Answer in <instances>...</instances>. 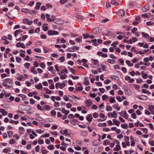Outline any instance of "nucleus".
<instances>
[{"label": "nucleus", "instance_id": "42", "mask_svg": "<svg viewBox=\"0 0 154 154\" xmlns=\"http://www.w3.org/2000/svg\"><path fill=\"white\" fill-rule=\"evenodd\" d=\"M37 13V11L34 10L30 11L29 14L31 15H34L36 14Z\"/></svg>", "mask_w": 154, "mask_h": 154}, {"label": "nucleus", "instance_id": "9", "mask_svg": "<svg viewBox=\"0 0 154 154\" xmlns=\"http://www.w3.org/2000/svg\"><path fill=\"white\" fill-rule=\"evenodd\" d=\"M61 21L63 22L62 20L61 19H54L52 20V21L57 24H60L61 23L60 22Z\"/></svg>", "mask_w": 154, "mask_h": 154}, {"label": "nucleus", "instance_id": "59", "mask_svg": "<svg viewBox=\"0 0 154 154\" xmlns=\"http://www.w3.org/2000/svg\"><path fill=\"white\" fill-rule=\"evenodd\" d=\"M107 95L106 94H104L102 96V99L103 100H105L107 98Z\"/></svg>", "mask_w": 154, "mask_h": 154}, {"label": "nucleus", "instance_id": "17", "mask_svg": "<svg viewBox=\"0 0 154 154\" xmlns=\"http://www.w3.org/2000/svg\"><path fill=\"white\" fill-rule=\"evenodd\" d=\"M100 28V27H96L93 29V33L94 34H97V33H98L100 32V31L99 30V29Z\"/></svg>", "mask_w": 154, "mask_h": 154}, {"label": "nucleus", "instance_id": "28", "mask_svg": "<svg viewBox=\"0 0 154 154\" xmlns=\"http://www.w3.org/2000/svg\"><path fill=\"white\" fill-rule=\"evenodd\" d=\"M75 116L77 117V114H75V116L72 114H70L68 115V118L69 119L74 118Z\"/></svg>", "mask_w": 154, "mask_h": 154}, {"label": "nucleus", "instance_id": "30", "mask_svg": "<svg viewBox=\"0 0 154 154\" xmlns=\"http://www.w3.org/2000/svg\"><path fill=\"white\" fill-rule=\"evenodd\" d=\"M126 63L129 66H133V64L131 63L130 61L128 60H127L126 61Z\"/></svg>", "mask_w": 154, "mask_h": 154}, {"label": "nucleus", "instance_id": "10", "mask_svg": "<svg viewBox=\"0 0 154 154\" xmlns=\"http://www.w3.org/2000/svg\"><path fill=\"white\" fill-rule=\"evenodd\" d=\"M118 14L120 16L123 17L125 15V12L123 10L120 9L118 11Z\"/></svg>", "mask_w": 154, "mask_h": 154}, {"label": "nucleus", "instance_id": "21", "mask_svg": "<svg viewBox=\"0 0 154 154\" xmlns=\"http://www.w3.org/2000/svg\"><path fill=\"white\" fill-rule=\"evenodd\" d=\"M121 147L120 146L119 144H117L116 146V147L113 148V150L114 151H119Z\"/></svg>", "mask_w": 154, "mask_h": 154}, {"label": "nucleus", "instance_id": "14", "mask_svg": "<svg viewBox=\"0 0 154 154\" xmlns=\"http://www.w3.org/2000/svg\"><path fill=\"white\" fill-rule=\"evenodd\" d=\"M60 133L63 135H65L66 136H69L70 134L68 133V131L67 130L65 129L63 131V132L61 131H60Z\"/></svg>", "mask_w": 154, "mask_h": 154}, {"label": "nucleus", "instance_id": "13", "mask_svg": "<svg viewBox=\"0 0 154 154\" xmlns=\"http://www.w3.org/2000/svg\"><path fill=\"white\" fill-rule=\"evenodd\" d=\"M0 112L2 114L3 116L6 115L8 113V112L7 111H6L5 109L2 108L0 109Z\"/></svg>", "mask_w": 154, "mask_h": 154}, {"label": "nucleus", "instance_id": "23", "mask_svg": "<svg viewBox=\"0 0 154 154\" xmlns=\"http://www.w3.org/2000/svg\"><path fill=\"white\" fill-rule=\"evenodd\" d=\"M62 112L64 113L65 115H67L69 112V111L66 110L64 108H63L62 110Z\"/></svg>", "mask_w": 154, "mask_h": 154}, {"label": "nucleus", "instance_id": "34", "mask_svg": "<svg viewBox=\"0 0 154 154\" xmlns=\"http://www.w3.org/2000/svg\"><path fill=\"white\" fill-rule=\"evenodd\" d=\"M149 109L152 112L153 111H154V105H150L149 106Z\"/></svg>", "mask_w": 154, "mask_h": 154}, {"label": "nucleus", "instance_id": "53", "mask_svg": "<svg viewBox=\"0 0 154 154\" xmlns=\"http://www.w3.org/2000/svg\"><path fill=\"white\" fill-rule=\"evenodd\" d=\"M51 112L52 116H55L56 114V112L54 110H52Z\"/></svg>", "mask_w": 154, "mask_h": 154}, {"label": "nucleus", "instance_id": "5", "mask_svg": "<svg viewBox=\"0 0 154 154\" xmlns=\"http://www.w3.org/2000/svg\"><path fill=\"white\" fill-rule=\"evenodd\" d=\"M109 115H111V117L112 118H116L117 116V115L115 111H113L112 113H109L108 114V116L109 117Z\"/></svg>", "mask_w": 154, "mask_h": 154}, {"label": "nucleus", "instance_id": "49", "mask_svg": "<svg viewBox=\"0 0 154 154\" xmlns=\"http://www.w3.org/2000/svg\"><path fill=\"white\" fill-rule=\"evenodd\" d=\"M37 109L38 110H42V106H41L39 104H38L36 106Z\"/></svg>", "mask_w": 154, "mask_h": 154}, {"label": "nucleus", "instance_id": "12", "mask_svg": "<svg viewBox=\"0 0 154 154\" xmlns=\"http://www.w3.org/2000/svg\"><path fill=\"white\" fill-rule=\"evenodd\" d=\"M42 5L41 3L39 2H37L35 4V6L34 7L35 9L39 10Z\"/></svg>", "mask_w": 154, "mask_h": 154}, {"label": "nucleus", "instance_id": "64", "mask_svg": "<svg viewBox=\"0 0 154 154\" xmlns=\"http://www.w3.org/2000/svg\"><path fill=\"white\" fill-rule=\"evenodd\" d=\"M89 95L93 98L97 96V95L95 93H90L89 94Z\"/></svg>", "mask_w": 154, "mask_h": 154}, {"label": "nucleus", "instance_id": "44", "mask_svg": "<svg viewBox=\"0 0 154 154\" xmlns=\"http://www.w3.org/2000/svg\"><path fill=\"white\" fill-rule=\"evenodd\" d=\"M65 86V84L64 83H61L59 84V88L60 89H62Z\"/></svg>", "mask_w": 154, "mask_h": 154}, {"label": "nucleus", "instance_id": "51", "mask_svg": "<svg viewBox=\"0 0 154 154\" xmlns=\"http://www.w3.org/2000/svg\"><path fill=\"white\" fill-rule=\"evenodd\" d=\"M148 143H149L152 146H154V141H152L151 139H149Z\"/></svg>", "mask_w": 154, "mask_h": 154}, {"label": "nucleus", "instance_id": "18", "mask_svg": "<svg viewBox=\"0 0 154 154\" xmlns=\"http://www.w3.org/2000/svg\"><path fill=\"white\" fill-rule=\"evenodd\" d=\"M85 103L88 106H90L92 104V101L89 99L86 100L85 101Z\"/></svg>", "mask_w": 154, "mask_h": 154}, {"label": "nucleus", "instance_id": "24", "mask_svg": "<svg viewBox=\"0 0 154 154\" xmlns=\"http://www.w3.org/2000/svg\"><path fill=\"white\" fill-rule=\"evenodd\" d=\"M21 11L25 13H29L30 12V10L27 8H22L21 9Z\"/></svg>", "mask_w": 154, "mask_h": 154}, {"label": "nucleus", "instance_id": "58", "mask_svg": "<svg viewBox=\"0 0 154 154\" xmlns=\"http://www.w3.org/2000/svg\"><path fill=\"white\" fill-rule=\"evenodd\" d=\"M42 27L43 30L44 31H47L48 29V26H46L44 25Z\"/></svg>", "mask_w": 154, "mask_h": 154}, {"label": "nucleus", "instance_id": "1", "mask_svg": "<svg viewBox=\"0 0 154 154\" xmlns=\"http://www.w3.org/2000/svg\"><path fill=\"white\" fill-rule=\"evenodd\" d=\"M12 79L10 78L6 79L3 80L2 85L5 87H7L8 83L11 85L12 84Z\"/></svg>", "mask_w": 154, "mask_h": 154}, {"label": "nucleus", "instance_id": "25", "mask_svg": "<svg viewBox=\"0 0 154 154\" xmlns=\"http://www.w3.org/2000/svg\"><path fill=\"white\" fill-rule=\"evenodd\" d=\"M71 125H75L77 124V120L72 119L70 122Z\"/></svg>", "mask_w": 154, "mask_h": 154}, {"label": "nucleus", "instance_id": "16", "mask_svg": "<svg viewBox=\"0 0 154 154\" xmlns=\"http://www.w3.org/2000/svg\"><path fill=\"white\" fill-rule=\"evenodd\" d=\"M50 109V106L48 105H45L42 106V110H49Z\"/></svg>", "mask_w": 154, "mask_h": 154}, {"label": "nucleus", "instance_id": "47", "mask_svg": "<svg viewBox=\"0 0 154 154\" xmlns=\"http://www.w3.org/2000/svg\"><path fill=\"white\" fill-rule=\"evenodd\" d=\"M111 3L112 5H113L115 6L119 4L117 2H116L114 0H112L111 1Z\"/></svg>", "mask_w": 154, "mask_h": 154}, {"label": "nucleus", "instance_id": "39", "mask_svg": "<svg viewBox=\"0 0 154 154\" xmlns=\"http://www.w3.org/2000/svg\"><path fill=\"white\" fill-rule=\"evenodd\" d=\"M142 35L144 38H148L149 37V35L148 34L145 33L144 32H141Z\"/></svg>", "mask_w": 154, "mask_h": 154}, {"label": "nucleus", "instance_id": "3", "mask_svg": "<svg viewBox=\"0 0 154 154\" xmlns=\"http://www.w3.org/2000/svg\"><path fill=\"white\" fill-rule=\"evenodd\" d=\"M23 22L24 24H27L29 25H31L33 23L32 21H29V19L27 18L23 19Z\"/></svg>", "mask_w": 154, "mask_h": 154}, {"label": "nucleus", "instance_id": "11", "mask_svg": "<svg viewBox=\"0 0 154 154\" xmlns=\"http://www.w3.org/2000/svg\"><path fill=\"white\" fill-rule=\"evenodd\" d=\"M86 120L89 122H91L92 121L93 117L91 114L88 115L86 117Z\"/></svg>", "mask_w": 154, "mask_h": 154}, {"label": "nucleus", "instance_id": "60", "mask_svg": "<svg viewBox=\"0 0 154 154\" xmlns=\"http://www.w3.org/2000/svg\"><path fill=\"white\" fill-rule=\"evenodd\" d=\"M24 128L22 127H20L19 128V130L20 131V134H22L23 131H24Z\"/></svg>", "mask_w": 154, "mask_h": 154}, {"label": "nucleus", "instance_id": "7", "mask_svg": "<svg viewBox=\"0 0 154 154\" xmlns=\"http://www.w3.org/2000/svg\"><path fill=\"white\" fill-rule=\"evenodd\" d=\"M17 47H21L22 48H26L25 45L23 43H21L19 42L16 44V45Z\"/></svg>", "mask_w": 154, "mask_h": 154}, {"label": "nucleus", "instance_id": "36", "mask_svg": "<svg viewBox=\"0 0 154 154\" xmlns=\"http://www.w3.org/2000/svg\"><path fill=\"white\" fill-rule=\"evenodd\" d=\"M111 78L112 79H115L117 81H118L119 79V77L117 76H116L115 75H112L111 76Z\"/></svg>", "mask_w": 154, "mask_h": 154}, {"label": "nucleus", "instance_id": "48", "mask_svg": "<svg viewBox=\"0 0 154 154\" xmlns=\"http://www.w3.org/2000/svg\"><path fill=\"white\" fill-rule=\"evenodd\" d=\"M50 134H44L43 135H41L40 136L41 138H44V137H49Z\"/></svg>", "mask_w": 154, "mask_h": 154}, {"label": "nucleus", "instance_id": "54", "mask_svg": "<svg viewBox=\"0 0 154 154\" xmlns=\"http://www.w3.org/2000/svg\"><path fill=\"white\" fill-rule=\"evenodd\" d=\"M15 141L14 139H11L9 141V143L10 144H13L14 143Z\"/></svg>", "mask_w": 154, "mask_h": 154}, {"label": "nucleus", "instance_id": "40", "mask_svg": "<svg viewBox=\"0 0 154 154\" xmlns=\"http://www.w3.org/2000/svg\"><path fill=\"white\" fill-rule=\"evenodd\" d=\"M47 148L50 150H52L54 149V146L53 145H50L48 146Z\"/></svg>", "mask_w": 154, "mask_h": 154}, {"label": "nucleus", "instance_id": "63", "mask_svg": "<svg viewBox=\"0 0 154 154\" xmlns=\"http://www.w3.org/2000/svg\"><path fill=\"white\" fill-rule=\"evenodd\" d=\"M25 84L29 87L31 85V83L28 81H26L25 82Z\"/></svg>", "mask_w": 154, "mask_h": 154}, {"label": "nucleus", "instance_id": "50", "mask_svg": "<svg viewBox=\"0 0 154 154\" xmlns=\"http://www.w3.org/2000/svg\"><path fill=\"white\" fill-rule=\"evenodd\" d=\"M38 143L39 144H42L44 143V140H43L41 139L40 138L38 139Z\"/></svg>", "mask_w": 154, "mask_h": 154}, {"label": "nucleus", "instance_id": "32", "mask_svg": "<svg viewBox=\"0 0 154 154\" xmlns=\"http://www.w3.org/2000/svg\"><path fill=\"white\" fill-rule=\"evenodd\" d=\"M106 110L107 111H112V108L111 106L107 105L106 106Z\"/></svg>", "mask_w": 154, "mask_h": 154}, {"label": "nucleus", "instance_id": "56", "mask_svg": "<svg viewBox=\"0 0 154 154\" xmlns=\"http://www.w3.org/2000/svg\"><path fill=\"white\" fill-rule=\"evenodd\" d=\"M16 61L18 63H20L21 60V58L18 57H17L16 58Z\"/></svg>", "mask_w": 154, "mask_h": 154}, {"label": "nucleus", "instance_id": "6", "mask_svg": "<svg viewBox=\"0 0 154 154\" xmlns=\"http://www.w3.org/2000/svg\"><path fill=\"white\" fill-rule=\"evenodd\" d=\"M149 5H146L142 7V10L143 12H146L147 11L149 10Z\"/></svg>", "mask_w": 154, "mask_h": 154}, {"label": "nucleus", "instance_id": "22", "mask_svg": "<svg viewBox=\"0 0 154 154\" xmlns=\"http://www.w3.org/2000/svg\"><path fill=\"white\" fill-rule=\"evenodd\" d=\"M45 16L46 17L47 20L49 22H51L52 20V19L50 18V15L48 14H47Z\"/></svg>", "mask_w": 154, "mask_h": 154}, {"label": "nucleus", "instance_id": "15", "mask_svg": "<svg viewBox=\"0 0 154 154\" xmlns=\"http://www.w3.org/2000/svg\"><path fill=\"white\" fill-rule=\"evenodd\" d=\"M23 31L21 30H17L15 31L14 33V35L15 37H17V36L19 35L20 33L23 32Z\"/></svg>", "mask_w": 154, "mask_h": 154}, {"label": "nucleus", "instance_id": "41", "mask_svg": "<svg viewBox=\"0 0 154 154\" xmlns=\"http://www.w3.org/2000/svg\"><path fill=\"white\" fill-rule=\"evenodd\" d=\"M30 63H26L24 64V66L26 69H28L29 68Z\"/></svg>", "mask_w": 154, "mask_h": 154}, {"label": "nucleus", "instance_id": "19", "mask_svg": "<svg viewBox=\"0 0 154 154\" xmlns=\"http://www.w3.org/2000/svg\"><path fill=\"white\" fill-rule=\"evenodd\" d=\"M112 121L114 125H116L117 126H119L120 122L119 121H117L116 119H113L112 120Z\"/></svg>", "mask_w": 154, "mask_h": 154}, {"label": "nucleus", "instance_id": "31", "mask_svg": "<svg viewBox=\"0 0 154 154\" xmlns=\"http://www.w3.org/2000/svg\"><path fill=\"white\" fill-rule=\"evenodd\" d=\"M108 62L110 64H114L116 62V60H115L114 59H108Z\"/></svg>", "mask_w": 154, "mask_h": 154}, {"label": "nucleus", "instance_id": "52", "mask_svg": "<svg viewBox=\"0 0 154 154\" xmlns=\"http://www.w3.org/2000/svg\"><path fill=\"white\" fill-rule=\"evenodd\" d=\"M59 60L61 62H63L65 60V57L62 56L60 57L59 58Z\"/></svg>", "mask_w": 154, "mask_h": 154}, {"label": "nucleus", "instance_id": "26", "mask_svg": "<svg viewBox=\"0 0 154 154\" xmlns=\"http://www.w3.org/2000/svg\"><path fill=\"white\" fill-rule=\"evenodd\" d=\"M92 60L94 62V63L97 66H99L100 64L98 63L99 61L98 60L92 59Z\"/></svg>", "mask_w": 154, "mask_h": 154}, {"label": "nucleus", "instance_id": "2", "mask_svg": "<svg viewBox=\"0 0 154 154\" xmlns=\"http://www.w3.org/2000/svg\"><path fill=\"white\" fill-rule=\"evenodd\" d=\"M127 86L125 85L124 86V89L125 92L126 94L128 96L131 95L132 94V92L130 89H128L127 88Z\"/></svg>", "mask_w": 154, "mask_h": 154}, {"label": "nucleus", "instance_id": "55", "mask_svg": "<svg viewBox=\"0 0 154 154\" xmlns=\"http://www.w3.org/2000/svg\"><path fill=\"white\" fill-rule=\"evenodd\" d=\"M35 119L41 122L42 121L44 120L43 118L40 117H37V118Z\"/></svg>", "mask_w": 154, "mask_h": 154}, {"label": "nucleus", "instance_id": "27", "mask_svg": "<svg viewBox=\"0 0 154 154\" xmlns=\"http://www.w3.org/2000/svg\"><path fill=\"white\" fill-rule=\"evenodd\" d=\"M83 19V17L82 16L78 14V21H81Z\"/></svg>", "mask_w": 154, "mask_h": 154}, {"label": "nucleus", "instance_id": "61", "mask_svg": "<svg viewBox=\"0 0 154 154\" xmlns=\"http://www.w3.org/2000/svg\"><path fill=\"white\" fill-rule=\"evenodd\" d=\"M44 132V131H43L40 129L36 130V132L39 134H41L42 132Z\"/></svg>", "mask_w": 154, "mask_h": 154}, {"label": "nucleus", "instance_id": "4", "mask_svg": "<svg viewBox=\"0 0 154 154\" xmlns=\"http://www.w3.org/2000/svg\"><path fill=\"white\" fill-rule=\"evenodd\" d=\"M48 33L50 35H58L59 33L58 32L55 30H49L48 31Z\"/></svg>", "mask_w": 154, "mask_h": 154}, {"label": "nucleus", "instance_id": "46", "mask_svg": "<svg viewBox=\"0 0 154 154\" xmlns=\"http://www.w3.org/2000/svg\"><path fill=\"white\" fill-rule=\"evenodd\" d=\"M124 112V116H122L125 119H127L128 117V115L127 114L126 112V111H123Z\"/></svg>", "mask_w": 154, "mask_h": 154}, {"label": "nucleus", "instance_id": "38", "mask_svg": "<svg viewBox=\"0 0 154 154\" xmlns=\"http://www.w3.org/2000/svg\"><path fill=\"white\" fill-rule=\"evenodd\" d=\"M75 49L73 48H69L66 49V51L70 52H74L75 51Z\"/></svg>", "mask_w": 154, "mask_h": 154}, {"label": "nucleus", "instance_id": "43", "mask_svg": "<svg viewBox=\"0 0 154 154\" xmlns=\"http://www.w3.org/2000/svg\"><path fill=\"white\" fill-rule=\"evenodd\" d=\"M110 143V141L108 140H106L104 141L103 144L105 146L108 144Z\"/></svg>", "mask_w": 154, "mask_h": 154}, {"label": "nucleus", "instance_id": "62", "mask_svg": "<svg viewBox=\"0 0 154 154\" xmlns=\"http://www.w3.org/2000/svg\"><path fill=\"white\" fill-rule=\"evenodd\" d=\"M34 50L35 52L38 53H40L41 52V50L39 48H35L34 49Z\"/></svg>", "mask_w": 154, "mask_h": 154}, {"label": "nucleus", "instance_id": "45", "mask_svg": "<svg viewBox=\"0 0 154 154\" xmlns=\"http://www.w3.org/2000/svg\"><path fill=\"white\" fill-rule=\"evenodd\" d=\"M48 69L49 71H51V72L53 73L55 71V70H53V66H50L48 68Z\"/></svg>", "mask_w": 154, "mask_h": 154}, {"label": "nucleus", "instance_id": "20", "mask_svg": "<svg viewBox=\"0 0 154 154\" xmlns=\"http://www.w3.org/2000/svg\"><path fill=\"white\" fill-rule=\"evenodd\" d=\"M35 86L36 88L39 90H41L43 88V87L41 83H39L38 85H36Z\"/></svg>", "mask_w": 154, "mask_h": 154}, {"label": "nucleus", "instance_id": "8", "mask_svg": "<svg viewBox=\"0 0 154 154\" xmlns=\"http://www.w3.org/2000/svg\"><path fill=\"white\" fill-rule=\"evenodd\" d=\"M137 97L139 99L141 100H146L147 99V97L146 95H139Z\"/></svg>", "mask_w": 154, "mask_h": 154}, {"label": "nucleus", "instance_id": "33", "mask_svg": "<svg viewBox=\"0 0 154 154\" xmlns=\"http://www.w3.org/2000/svg\"><path fill=\"white\" fill-rule=\"evenodd\" d=\"M99 144V143L96 140H95L93 141L92 142V144L93 146H96Z\"/></svg>", "mask_w": 154, "mask_h": 154}, {"label": "nucleus", "instance_id": "57", "mask_svg": "<svg viewBox=\"0 0 154 154\" xmlns=\"http://www.w3.org/2000/svg\"><path fill=\"white\" fill-rule=\"evenodd\" d=\"M8 134L9 137L11 138L12 136L13 132L12 131H8Z\"/></svg>", "mask_w": 154, "mask_h": 154}, {"label": "nucleus", "instance_id": "37", "mask_svg": "<svg viewBox=\"0 0 154 154\" xmlns=\"http://www.w3.org/2000/svg\"><path fill=\"white\" fill-rule=\"evenodd\" d=\"M66 75L65 73H63V74L61 75L60 77L61 79H64L66 78Z\"/></svg>", "mask_w": 154, "mask_h": 154}, {"label": "nucleus", "instance_id": "29", "mask_svg": "<svg viewBox=\"0 0 154 154\" xmlns=\"http://www.w3.org/2000/svg\"><path fill=\"white\" fill-rule=\"evenodd\" d=\"M121 126L122 128L125 129H127L128 128V125L127 123H124L121 125Z\"/></svg>", "mask_w": 154, "mask_h": 154}, {"label": "nucleus", "instance_id": "35", "mask_svg": "<svg viewBox=\"0 0 154 154\" xmlns=\"http://www.w3.org/2000/svg\"><path fill=\"white\" fill-rule=\"evenodd\" d=\"M109 102L111 103H114L116 102V100L113 97H111Z\"/></svg>", "mask_w": 154, "mask_h": 154}]
</instances>
